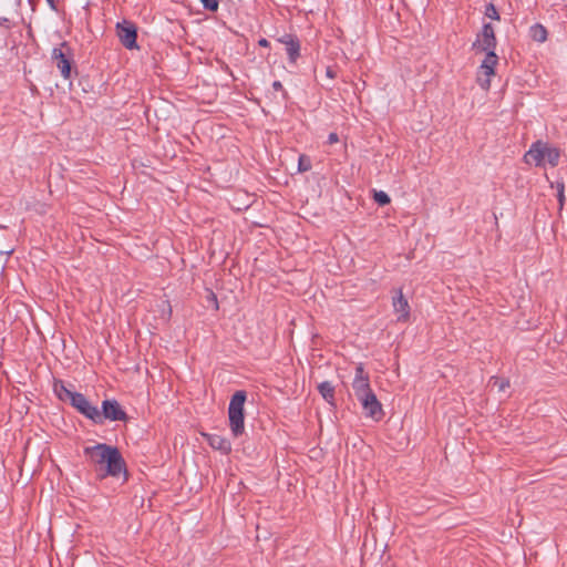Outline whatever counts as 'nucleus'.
I'll list each match as a JSON object with an SVG mask.
<instances>
[{"mask_svg":"<svg viewBox=\"0 0 567 567\" xmlns=\"http://www.w3.org/2000/svg\"><path fill=\"white\" fill-rule=\"evenodd\" d=\"M166 306H167V310L164 312V319L167 321L171 318L172 308H171V306L168 303Z\"/></svg>","mask_w":567,"mask_h":567,"instance_id":"obj_29","label":"nucleus"},{"mask_svg":"<svg viewBox=\"0 0 567 567\" xmlns=\"http://www.w3.org/2000/svg\"><path fill=\"white\" fill-rule=\"evenodd\" d=\"M489 384L496 386L499 392H504L507 388H509V380L494 375L489 379Z\"/></svg>","mask_w":567,"mask_h":567,"instance_id":"obj_17","label":"nucleus"},{"mask_svg":"<svg viewBox=\"0 0 567 567\" xmlns=\"http://www.w3.org/2000/svg\"><path fill=\"white\" fill-rule=\"evenodd\" d=\"M358 400L361 402L365 416L375 421H380L383 417L384 412L382 405L373 392L361 396Z\"/></svg>","mask_w":567,"mask_h":567,"instance_id":"obj_9","label":"nucleus"},{"mask_svg":"<svg viewBox=\"0 0 567 567\" xmlns=\"http://www.w3.org/2000/svg\"><path fill=\"white\" fill-rule=\"evenodd\" d=\"M495 73V69L492 66H488L487 64H481L478 74L485 75V76H492Z\"/></svg>","mask_w":567,"mask_h":567,"instance_id":"obj_25","label":"nucleus"},{"mask_svg":"<svg viewBox=\"0 0 567 567\" xmlns=\"http://www.w3.org/2000/svg\"><path fill=\"white\" fill-rule=\"evenodd\" d=\"M477 83L483 90H488L491 86V76L477 74Z\"/></svg>","mask_w":567,"mask_h":567,"instance_id":"obj_24","label":"nucleus"},{"mask_svg":"<svg viewBox=\"0 0 567 567\" xmlns=\"http://www.w3.org/2000/svg\"><path fill=\"white\" fill-rule=\"evenodd\" d=\"M485 16L492 20H499L501 17H499V13L496 9V7L493 4V3H488L486 7H485Z\"/></svg>","mask_w":567,"mask_h":567,"instance_id":"obj_20","label":"nucleus"},{"mask_svg":"<svg viewBox=\"0 0 567 567\" xmlns=\"http://www.w3.org/2000/svg\"><path fill=\"white\" fill-rule=\"evenodd\" d=\"M327 75L331 79L334 78V73L330 68L327 69Z\"/></svg>","mask_w":567,"mask_h":567,"instance_id":"obj_32","label":"nucleus"},{"mask_svg":"<svg viewBox=\"0 0 567 567\" xmlns=\"http://www.w3.org/2000/svg\"><path fill=\"white\" fill-rule=\"evenodd\" d=\"M312 167L311 159L309 156L302 154L298 159V171L299 172H308Z\"/></svg>","mask_w":567,"mask_h":567,"instance_id":"obj_18","label":"nucleus"},{"mask_svg":"<svg viewBox=\"0 0 567 567\" xmlns=\"http://www.w3.org/2000/svg\"><path fill=\"white\" fill-rule=\"evenodd\" d=\"M297 37L296 35H292V34H284L282 37L278 38V42L285 44V47L288 45V43H290L291 41H295Z\"/></svg>","mask_w":567,"mask_h":567,"instance_id":"obj_26","label":"nucleus"},{"mask_svg":"<svg viewBox=\"0 0 567 567\" xmlns=\"http://www.w3.org/2000/svg\"><path fill=\"white\" fill-rule=\"evenodd\" d=\"M258 44H259L260 47L268 48V47H269V41H268L267 39L262 38V39H260V40L258 41Z\"/></svg>","mask_w":567,"mask_h":567,"instance_id":"obj_30","label":"nucleus"},{"mask_svg":"<svg viewBox=\"0 0 567 567\" xmlns=\"http://www.w3.org/2000/svg\"><path fill=\"white\" fill-rule=\"evenodd\" d=\"M210 296H212V299L215 301L216 308H218V302H217L216 296L213 292L210 293Z\"/></svg>","mask_w":567,"mask_h":567,"instance_id":"obj_33","label":"nucleus"},{"mask_svg":"<svg viewBox=\"0 0 567 567\" xmlns=\"http://www.w3.org/2000/svg\"><path fill=\"white\" fill-rule=\"evenodd\" d=\"M374 200L381 205V206H384V205H388L390 203V197L386 193L380 190V192H375L374 193Z\"/></svg>","mask_w":567,"mask_h":567,"instance_id":"obj_21","label":"nucleus"},{"mask_svg":"<svg viewBox=\"0 0 567 567\" xmlns=\"http://www.w3.org/2000/svg\"><path fill=\"white\" fill-rule=\"evenodd\" d=\"M272 87H274V90H276V91H284V86H282V84H281V82H280V81H275V82L272 83Z\"/></svg>","mask_w":567,"mask_h":567,"instance_id":"obj_28","label":"nucleus"},{"mask_svg":"<svg viewBox=\"0 0 567 567\" xmlns=\"http://www.w3.org/2000/svg\"><path fill=\"white\" fill-rule=\"evenodd\" d=\"M102 422L104 419L111 421H125L127 415L116 400H104L102 402Z\"/></svg>","mask_w":567,"mask_h":567,"instance_id":"obj_10","label":"nucleus"},{"mask_svg":"<svg viewBox=\"0 0 567 567\" xmlns=\"http://www.w3.org/2000/svg\"><path fill=\"white\" fill-rule=\"evenodd\" d=\"M318 391L327 403L334 405V386L329 381L318 384Z\"/></svg>","mask_w":567,"mask_h":567,"instance_id":"obj_13","label":"nucleus"},{"mask_svg":"<svg viewBox=\"0 0 567 567\" xmlns=\"http://www.w3.org/2000/svg\"><path fill=\"white\" fill-rule=\"evenodd\" d=\"M560 158V151L557 147L549 145L543 141H536L524 155L526 164H535L536 166H544L548 163L555 167L558 165Z\"/></svg>","mask_w":567,"mask_h":567,"instance_id":"obj_2","label":"nucleus"},{"mask_svg":"<svg viewBox=\"0 0 567 567\" xmlns=\"http://www.w3.org/2000/svg\"><path fill=\"white\" fill-rule=\"evenodd\" d=\"M557 198L559 208L561 209L565 203V185L564 183H557Z\"/></svg>","mask_w":567,"mask_h":567,"instance_id":"obj_23","label":"nucleus"},{"mask_svg":"<svg viewBox=\"0 0 567 567\" xmlns=\"http://www.w3.org/2000/svg\"><path fill=\"white\" fill-rule=\"evenodd\" d=\"M352 389L357 399L373 392L370 386L369 374L365 372L362 363H359L355 367V375L352 382Z\"/></svg>","mask_w":567,"mask_h":567,"instance_id":"obj_8","label":"nucleus"},{"mask_svg":"<svg viewBox=\"0 0 567 567\" xmlns=\"http://www.w3.org/2000/svg\"><path fill=\"white\" fill-rule=\"evenodd\" d=\"M47 2L53 10H55V0H47Z\"/></svg>","mask_w":567,"mask_h":567,"instance_id":"obj_31","label":"nucleus"},{"mask_svg":"<svg viewBox=\"0 0 567 567\" xmlns=\"http://www.w3.org/2000/svg\"><path fill=\"white\" fill-rule=\"evenodd\" d=\"M246 392L237 391L230 399L228 406L229 427L234 436H239L245 431L244 404L246 402Z\"/></svg>","mask_w":567,"mask_h":567,"instance_id":"obj_3","label":"nucleus"},{"mask_svg":"<svg viewBox=\"0 0 567 567\" xmlns=\"http://www.w3.org/2000/svg\"><path fill=\"white\" fill-rule=\"evenodd\" d=\"M339 142V136L337 133H330L329 136H328V143L329 144H334V143H338Z\"/></svg>","mask_w":567,"mask_h":567,"instance_id":"obj_27","label":"nucleus"},{"mask_svg":"<svg viewBox=\"0 0 567 567\" xmlns=\"http://www.w3.org/2000/svg\"><path fill=\"white\" fill-rule=\"evenodd\" d=\"M203 7L209 11H217L219 7V0H200Z\"/></svg>","mask_w":567,"mask_h":567,"instance_id":"obj_22","label":"nucleus"},{"mask_svg":"<svg viewBox=\"0 0 567 567\" xmlns=\"http://www.w3.org/2000/svg\"><path fill=\"white\" fill-rule=\"evenodd\" d=\"M496 43L497 41L493 25L491 23H485L481 33L477 35L476 41L473 43V48L482 52L495 51Z\"/></svg>","mask_w":567,"mask_h":567,"instance_id":"obj_7","label":"nucleus"},{"mask_svg":"<svg viewBox=\"0 0 567 567\" xmlns=\"http://www.w3.org/2000/svg\"><path fill=\"white\" fill-rule=\"evenodd\" d=\"M116 34L123 44L128 50L137 49L136 38L137 30L133 22L123 20L116 23Z\"/></svg>","mask_w":567,"mask_h":567,"instance_id":"obj_6","label":"nucleus"},{"mask_svg":"<svg viewBox=\"0 0 567 567\" xmlns=\"http://www.w3.org/2000/svg\"><path fill=\"white\" fill-rule=\"evenodd\" d=\"M392 305L395 313L398 315V321H408L410 318V306L401 290H399L396 296L393 297Z\"/></svg>","mask_w":567,"mask_h":567,"instance_id":"obj_11","label":"nucleus"},{"mask_svg":"<svg viewBox=\"0 0 567 567\" xmlns=\"http://www.w3.org/2000/svg\"><path fill=\"white\" fill-rule=\"evenodd\" d=\"M53 390H54V393L58 395V398L61 401H69V402H71L72 395H74L76 393V392L71 391L70 389H68L66 385L64 384V382L61 381V380L54 381Z\"/></svg>","mask_w":567,"mask_h":567,"instance_id":"obj_14","label":"nucleus"},{"mask_svg":"<svg viewBox=\"0 0 567 567\" xmlns=\"http://www.w3.org/2000/svg\"><path fill=\"white\" fill-rule=\"evenodd\" d=\"M70 403L81 414L93 421L95 424H102V415L99 408L92 405L82 393L76 392L72 395Z\"/></svg>","mask_w":567,"mask_h":567,"instance_id":"obj_5","label":"nucleus"},{"mask_svg":"<svg viewBox=\"0 0 567 567\" xmlns=\"http://www.w3.org/2000/svg\"><path fill=\"white\" fill-rule=\"evenodd\" d=\"M530 38L539 43H543L547 39V30L544 25L537 23L530 27L529 30Z\"/></svg>","mask_w":567,"mask_h":567,"instance_id":"obj_15","label":"nucleus"},{"mask_svg":"<svg viewBox=\"0 0 567 567\" xmlns=\"http://www.w3.org/2000/svg\"><path fill=\"white\" fill-rule=\"evenodd\" d=\"M485 52H486V56L483 60L482 64H487L488 66H492L495 69L497 61H498V58L495 54V51H485Z\"/></svg>","mask_w":567,"mask_h":567,"instance_id":"obj_19","label":"nucleus"},{"mask_svg":"<svg viewBox=\"0 0 567 567\" xmlns=\"http://www.w3.org/2000/svg\"><path fill=\"white\" fill-rule=\"evenodd\" d=\"M205 436L207 439L208 444L214 450H218L225 454L231 451V444L226 437L218 434H206Z\"/></svg>","mask_w":567,"mask_h":567,"instance_id":"obj_12","label":"nucleus"},{"mask_svg":"<svg viewBox=\"0 0 567 567\" xmlns=\"http://www.w3.org/2000/svg\"><path fill=\"white\" fill-rule=\"evenodd\" d=\"M83 453L101 480L107 476L118 477L121 474L127 478L126 464L117 447L97 443L85 446Z\"/></svg>","mask_w":567,"mask_h":567,"instance_id":"obj_1","label":"nucleus"},{"mask_svg":"<svg viewBox=\"0 0 567 567\" xmlns=\"http://www.w3.org/2000/svg\"><path fill=\"white\" fill-rule=\"evenodd\" d=\"M6 22H8V19L7 18H3L0 20V25H3Z\"/></svg>","mask_w":567,"mask_h":567,"instance_id":"obj_34","label":"nucleus"},{"mask_svg":"<svg viewBox=\"0 0 567 567\" xmlns=\"http://www.w3.org/2000/svg\"><path fill=\"white\" fill-rule=\"evenodd\" d=\"M52 60L60 70L61 75L68 80L71 78L72 54L70 47L63 42L52 50Z\"/></svg>","mask_w":567,"mask_h":567,"instance_id":"obj_4","label":"nucleus"},{"mask_svg":"<svg viewBox=\"0 0 567 567\" xmlns=\"http://www.w3.org/2000/svg\"><path fill=\"white\" fill-rule=\"evenodd\" d=\"M286 51L289 61L291 63H295L300 56V41L298 40V38H296L295 41L288 43V45L286 47Z\"/></svg>","mask_w":567,"mask_h":567,"instance_id":"obj_16","label":"nucleus"}]
</instances>
